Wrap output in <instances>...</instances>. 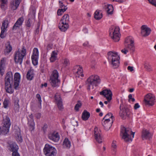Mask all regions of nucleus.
I'll return each mask as SVG.
<instances>
[{
    "mask_svg": "<svg viewBox=\"0 0 156 156\" xmlns=\"http://www.w3.org/2000/svg\"><path fill=\"white\" fill-rule=\"evenodd\" d=\"M20 77V74L18 73H16L14 75V79L13 80L12 72H9L6 73L5 77V84H13L14 88L17 89L19 86Z\"/></svg>",
    "mask_w": 156,
    "mask_h": 156,
    "instance_id": "obj_1",
    "label": "nucleus"
},
{
    "mask_svg": "<svg viewBox=\"0 0 156 156\" xmlns=\"http://www.w3.org/2000/svg\"><path fill=\"white\" fill-rule=\"evenodd\" d=\"M101 80L98 75H93L90 76L86 82L87 89L88 90L94 89V86L96 87L100 83Z\"/></svg>",
    "mask_w": 156,
    "mask_h": 156,
    "instance_id": "obj_2",
    "label": "nucleus"
},
{
    "mask_svg": "<svg viewBox=\"0 0 156 156\" xmlns=\"http://www.w3.org/2000/svg\"><path fill=\"white\" fill-rule=\"evenodd\" d=\"M108 58L109 62L114 68H118L119 65L120 58L117 52L109 51L108 53Z\"/></svg>",
    "mask_w": 156,
    "mask_h": 156,
    "instance_id": "obj_3",
    "label": "nucleus"
},
{
    "mask_svg": "<svg viewBox=\"0 0 156 156\" xmlns=\"http://www.w3.org/2000/svg\"><path fill=\"white\" fill-rule=\"evenodd\" d=\"M121 133L122 135V138L126 142L131 141L132 139L130 137V134L132 135L133 138L135 133L132 132L130 128H126L123 126L121 127Z\"/></svg>",
    "mask_w": 156,
    "mask_h": 156,
    "instance_id": "obj_4",
    "label": "nucleus"
},
{
    "mask_svg": "<svg viewBox=\"0 0 156 156\" xmlns=\"http://www.w3.org/2000/svg\"><path fill=\"white\" fill-rule=\"evenodd\" d=\"M26 49L24 46H22L21 51H19V49L15 53L14 60L16 63H19L20 65L22 63L23 57L26 55Z\"/></svg>",
    "mask_w": 156,
    "mask_h": 156,
    "instance_id": "obj_5",
    "label": "nucleus"
},
{
    "mask_svg": "<svg viewBox=\"0 0 156 156\" xmlns=\"http://www.w3.org/2000/svg\"><path fill=\"white\" fill-rule=\"evenodd\" d=\"M58 73L56 70H54L51 75L49 80L50 83L52 87H55L58 86L60 80L58 79Z\"/></svg>",
    "mask_w": 156,
    "mask_h": 156,
    "instance_id": "obj_6",
    "label": "nucleus"
},
{
    "mask_svg": "<svg viewBox=\"0 0 156 156\" xmlns=\"http://www.w3.org/2000/svg\"><path fill=\"white\" fill-rule=\"evenodd\" d=\"M119 115L123 119H125L129 116L130 111L127 108L126 104L122 102L120 106Z\"/></svg>",
    "mask_w": 156,
    "mask_h": 156,
    "instance_id": "obj_7",
    "label": "nucleus"
},
{
    "mask_svg": "<svg viewBox=\"0 0 156 156\" xmlns=\"http://www.w3.org/2000/svg\"><path fill=\"white\" fill-rule=\"evenodd\" d=\"M43 152L45 156H55L57 154L56 150L55 147L48 144H45Z\"/></svg>",
    "mask_w": 156,
    "mask_h": 156,
    "instance_id": "obj_8",
    "label": "nucleus"
},
{
    "mask_svg": "<svg viewBox=\"0 0 156 156\" xmlns=\"http://www.w3.org/2000/svg\"><path fill=\"white\" fill-rule=\"evenodd\" d=\"M109 32L110 37L114 41H119L120 35L119 34V29L118 27H115L114 29L113 28L110 29Z\"/></svg>",
    "mask_w": 156,
    "mask_h": 156,
    "instance_id": "obj_9",
    "label": "nucleus"
},
{
    "mask_svg": "<svg viewBox=\"0 0 156 156\" xmlns=\"http://www.w3.org/2000/svg\"><path fill=\"white\" fill-rule=\"evenodd\" d=\"M155 97L151 93L147 94L144 97V102L146 105L152 106L155 102Z\"/></svg>",
    "mask_w": 156,
    "mask_h": 156,
    "instance_id": "obj_10",
    "label": "nucleus"
},
{
    "mask_svg": "<svg viewBox=\"0 0 156 156\" xmlns=\"http://www.w3.org/2000/svg\"><path fill=\"white\" fill-rule=\"evenodd\" d=\"M3 124L2 132L5 134H7L9 131V129L11 124L10 120L9 117L6 116L4 119L3 121Z\"/></svg>",
    "mask_w": 156,
    "mask_h": 156,
    "instance_id": "obj_11",
    "label": "nucleus"
},
{
    "mask_svg": "<svg viewBox=\"0 0 156 156\" xmlns=\"http://www.w3.org/2000/svg\"><path fill=\"white\" fill-rule=\"evenodd\" d=\"M100 95H103L106 98L107 101H105L104 103L107 104L112 99V93L110 90L105 89L103 90L100 93Z\"/></svg>",
    "mask_w": 156,
    "mask_h": 156,
    "instance_id": "obj_12",
    "label": "nucleus"
},
{
    "mask_svg": "<svg viewBox=\"0 0 156 156\" xmlns=\"http://www.w3.org/2000/svg\"><path fill=\"white\" fill-rule=\"evenodd\" d=\"M83 72L82 68L79 66H76L73 69V72L76 77H79L80 76L83 77L84 75Z\"/></svg>",
    "mask_w": 156,
    "mask_h": 156,
    "instance_id": "obj_13",
    "label": "nucleus"
},
{
    "mask_svg": "<svg viewBox=\"0 0 156 156\" xmlns=\"http://www.w3.org/2000/svg\"><path fill=\"white\" fill-rule=\"evenodd\" d=\"M152 134L148 130L145 129H143L142 131L141 137L143 140L146 139L150 140L152 138Z\"/></svg>",
    "mask_w": 156,
    "mask_h": 156,
    "instance_id": "obj_14",
    "label": "nucleus"
},
{
    "mask_svg": "<svg viewBox=\"0 0 156 156\" xmlns=\"http://www.w3.org/2000/svg\"><path fill=\"white\" fill-rule=\"evenodd\" d=\"M141 34L143 37H146L150 34L151 30L146 25H143L141 27Z\"/></svg>",
    "mask_w": 156,
    "mask_h": 156,
    "instance_id": "obj_15",
    "label": "nucleus"
},
{
    "mask_svg": "<svg viewBox=\"0 0 156 156\" xmlns=\"http://www.w3.org/2000/svg\"><path fill=\"white\" fill-rule=\"evenodd\" d=\"M38 51L37 48H34L33 50V54L31 58L33 64L36 66L38 64Z\"/></svg>",
    "mask_w": 156,
    "mask_h": 156,
    "instance_id": "obj_16",
    "label": "nucleus"
},
{
    "mask_svg": "<svg viewBox=\"0 0 156 156\" xmlns=\"http://www.w3.org/2000/svg\"><path fill=\"white\" fill-rule=\"evenodd\" d=\"M9 147H10V151L12 152V156H20L17 152L18 147L15 143H13L10 144Z\"/></svg>",
    "mask_w": 156,
    "mask_h": 156,
    "instance_id": "obj_17",
    "label": "nucleus"
},
{
    "mask_svg": "<svg viewBox=\"0 0 156 156\" xmlns=\"http://www.w3.org/2000/svg\"><path fill=\"white\" fill-rule=\"evenodd\" d=\"M101 131L97 127H95L94 129V134L95 139L99 143L102 142V138L101 136Z\"/></svg>",
    "mask_w": 156,
    "mask_h": 156,
    "instance_id": "obj_18",
    "label": "nucleus"
},
{
    "mask_svg": "<svg viewBox=\"0 0 156 156\" xmlns=\"http://www.w3.org/2000/svg\"><path fill=\"white\" fill-rule=\"evenodd\" d=\"M49 139L54 142H57L59 140V136L57 132H54L50 133L48 135Z\"/></svg>",
    "mask_w": 156,
    "mask_h": 156,
    "instance_id": "obj_19",
    "label": "nucleus"
},
{
    "mask_svg": "<svg viewBox=\"0 0 156 156\" xmlns=\"http://www.w3.org/2000/svg\"><path fill=\"white\" fill-rule=\"evenodd\" d=\"M21 0H12L10 2V8L12 10H16L19 6Z\"/></svg>",
    "mask_w": 156,
    "mask_h": 156,
    "instance_id": "obj_20",
    "label": "nucleus"
},
{
    "mask_svg": "<svg viewBox=\"0 0 156 156\" xmlns=\"http://www.w3.org/2000/svg\"><path fill=\"white\" fill-rule=\"evenodd\" d=\"M55 98L56 101L58 109L60 110H62L63 108V107L62 104V101L59 95L58 94H56Z\"/></svg>",
    "mask_w": 156,
    "mask_h": 156,
    "instance_id": "obj_21",
    "label": "nucleus"
},
{
    "mask_svg": "<svg viewBox=\"0 0 156 156\" xmlns=\"http://www.w3.org/2000/svg\"><path fill=\"white\" fill-rule=\"evenodd\" d=\"M6 60V58H3L0 62V73L2 76L4 72V67Z\"/></svg>",
    "mask_w": 156,
    "mask_h": 156,
    "instance_id": "obj_22",
    "label": "nucleus"
},
{
    "mask_svg": "<svg viewBox=\"0 0 156 156\" xmlns=\"http://www.w3.org/2000/svg\"><path fill=\"white\" fill-rule=\"evenodd\" d=\"M12 47L10 44V42L8 41L5 45L4 53L5 55L9 54L12 50Z\"/></svg>",
    "mask_w": 156,
    "mask_h": 156,
    "instance_id": "obj_23",
    "label": "nucleus"
},
{
    "mask_svg": "<svg viewBox=\"0 0 156 156\" xmlns=\"http://www.w3.org/2000/svg\"><path fill=\"white\" fill-rule=\"evenodd\" d=\"M58 27L61 31L65 32L68 28L69 25L67 23H63L61 22L59 23Z\"/></svg>",
    "mask_w": 156,
    "mask_h": 156,
    "instance_id": "obj_24",
    "label": "nucleus"
},
{
    "mask_svg": "<svg viewBox=\"0 0 156 156\" xmlns=\"http://www.w3.org/2000/svg\"><path fill=\"white\" fill-rule=\"evenodd\" d=\"M112 122L104 121L102 124L105 129L106 130H108L111 128L112 123Z\"/></svg>",
    "mask_w": 156,
    "mask_h": 156,
    "instance_id": "obj_25",
    "label": "nucleus"
},
{
    "mask_svg": "<svg viewBox=\"0 0 156 156\" xmlns=\"http://www.w3.org/2000/svg\"><path fill=\"white\" fill-rule=\"evenodd\" d=\"M60 22H62V23L68 24L69 22V15L68 14H65L61 20Z\"/></svg>",
    "mask_w": 156,
    "mask_h": 156,
    "instance_id": "obj_26",
    "label": "nucleus"
},
{
    "mask_svg": "<svg viewBox=\"0 0 156 156\" xmlns=\"http://www.w3.org/2000/svg\"><path fill=\"white\" fill-rule=\"evenodd\" d=\"M13 86V84H5V87L6 92L12 94L13 92V90L12 89V86Z\"/></svg>",
    "mask_w": 156,
    "mask_h": 156,
    "instance_id": "obj_27",
    "label": "nucleus"
},
{
    "mask_svg": "<svg viewBox=\"0 0 156 156\" xmlns=\"http://www.w3.org/2000/svg\"><path fill=\"white\" fill-rule=\"evenodd\" d=\"M90 113L86 110H84L82 114V119L83 120H87L90 117Z\"/></svg>",
    "mask_w": 156,
    "mask_h": 156,
    "instance_id": "obj_28",
    "label": "nucleus"
},
{
    "mask_svg": "<svg viewBox=\"0 0 156 156\" xmlns=\"http://www.w3.org/2000/svg\"><path fill=\"white\" fill-rule=\"evenodd\" d=\"M111 119V122H113V119L114 118V116L111 113H109L107 114L104 118L103 120L104 119L105 121H110V119Z\"/></svg>",
    "mask_w": 156,
    "mask_h": 156,
    "instance_id": "obj_29",
    "label": "nucleus"
},
{
    "mask_svg": "<svg viewBox=\"0 0 156 156\" xmlns=\"http://www.w3.org/2000/svg\"><path fill=\"white\" fill-rule=\"evenodd\" d=\"M104 8L106 10L107 13L108 14H112L113 10V8L112 5H105Z\"/></svg>",
    "mask_w": 156,
    "mask_h": 156,
    "instance_id": "obj_30",
    "label": "nucleus"
},
{
    "mask_svg": "<svg viewBox=\"0 0 156 156\" xmlns=\"http://www.w3.org/2000/svg\"><path fill=\"white\" fill-rule=\"evenodd\" d=\"M125 47L128 49L130 50L132 52H133L135 50V47L134 42H132L131 44H125Z\"/></svg>",
    "mask_w": 156,
    "mask_h": 156,
    "instance_id": "obj_31",
    "label": "nucleus"
},
{
    "mask_svg": "<svg viewBox=\"0 0 156 156\" xmlns=\"http://www.w3.org/2000/svg\"><path fill=\"white\" fill-rule=\"evenodd\" d=\"M33 77V71L32 70L30 69L27 72L26 75V77L27 80H32Z\"/></svg>",
    "mask_w": 156,
    "mask_h": 156,
    "instance_id": "obj_32",
    "label": "nucleus"
},
{
    "mask_svg": "<svg viewBox=\"0 0 156 156\" xmlns=\"http://www.w3.org/2000/svg\"><path fill=\"white\" fill-rule=\"evenodd\" d=\"M102 17V13L100 12V11L97 10L94 13V18L97 20L101 19Z\"/></svg>",
    "mask_w": 156,
    "mask_h": 156,
    "instance_id": "obj_33",
    "label": "nucleus"
},
{
    "mask_svg": "<svg viewBox=\"0 0 156 156\" xmlns=\"http://www.w3.org/2000/svg\"><path fill=\"white\" fill-rule=\"evenodd\" d=\"M144 68L147 71L149 72L152 71L151 66L148 62L147 61L145 62L144 64Z\"/></svg>",
    "mask_w": 156,
    "mask_h": 156,
    "instance_id": "obj_34",
    "label": "nucleus"
},
{
    "mask_svg": "<svg viewBox=\"0 0 156 156\" xmlns=\"http://www.w3.org/2000/svg\"><path fill=\"white\" fill-rule=\"evenodd\" d=\"M57 53L55 51H53L51 54V57L50 58V61L51 62H54L57 58Z\"/></svg>",
    "mask_w": 156,
    "mask_h": 156,
    "instance_id": "obj_35",
    "label": "nucleus"
},
{
    "mask_svg": "<svg viewBox=\"0 0 156 156\" xmlns=\"http://www.w3.org/2000/svg\"><path fill=\"white\" fill-rule=\"evenodd\" d=\"M63 145L64 148H69L70 147V143L68 138H66L64 140Z\"/></svg>",
    "mask_w": 156,
    "mask_h": 156,
    "instance_id": "obj_36",
    "label": "nucleus"
},
{
    "mask_svg": "<svg viewBox=\"0 0 156 156\" xmlns=\"http://www.w3.org/2000/svg\"><path fill=\"white\" fill-rule=\"evenodd\" d=\"M28 124L30 126V129L31 131H32L34 129V122L33 119H28Z\"/></svg>",
    "mask_w": 156,
    "mask_h": 156,
    "instance_id": "obj_37",
    "label": "nucleus"
},
{
    "mask_svg": "<svg viewBox=\"0 0 156 156\" xmlns=\"http://www.w3.org/2000/svg\"><path fill=\"white\" fill-rule=\"evenodd\" d=\"M16 139L18 142H22L23 139L20 132H18L16 135Z\"/></svg>",
    "mask_w": 156,
    "mask_h": 156,
    "instance_id": "obj_38",
    "label": "nucleus"
},
{
    "mask_svg": "<svg viewBox=\"0 0 156 156\" xmlns=\"http://www.w3.org/2000/svg\"><path fill=\"white\" fill-rule=\"evenodd\" d=\"M9 22L7 20L4 21L2 23L1 29L6 30L9 24Z\"/></svg>",
    "mask_w": 156,
    "mask_h": 156,
    "instance_id": "obj_39",
    "label": "nucleus"
},
{
    "mask_svg": "<svg viewBox=\"0 0 156 156\" xmlns=\"http://www.w3.org/2000/svg\"><path fill=\"white\" fill-rule=\"evenodd\" d=\"M132 42H134L133 40L131 37L129 36L126 39L125 42V44H131Z\"/></svg>",
    "mask_w": 156,
    "mask_h": 156,
    "instance_id": "obj_40",
    "label": "nucleus"
},
{
    "mask_svg": "<svg viewBox=\"0 0 156 156\" xmlns=\"http://www.w3.org/2000/svg\"><path fill=\"white\" fill-rule=\"evenodd\" d=\"M24 21V19L23 17H21L19 18L17 20L16 23L18 25H19L20 26L23 23Z\"/></svg>",
    "mask_w": 156,
    "mask_h": 156,
    "instance_id": "obj_41",
    "label": "nucleus"
},
{
    "mask_svg": "<svg viewBox=\"0 0 156 156\" xmlns=\"http://www.w3.org/2000/svg\"><path fill=\"white\" fill-rule=\"evenodd\" d=\"M67 8L64 9H59L57 11V14L58 16L61 15L62 13L67 10Z\"/></svg>",
    "mask_w": 156,
    "mask_h": 156,
    "instance_id": "obj_42",
    "label": "nucleus"
},
{
    "mask_svg": "<svg viewBox=\"0 0 156 156\" xmlns=\"http://www.w3.org/2000/svg\"><path fill=\"white\" fill-rule=\"evenodd\" d=\"M9 100L7 98H5L3 103V107L6 108L8 107L9 104Z\"/></svg>",
    "mask_w": 156,
    "mask_h": 156,
    "instance_id": "obj_43",
    "label": "nucleus"
},
{
    "mask_svg": "<svg viewBox=\"0 0 156 156\" xmlns=\"http://www.w3.org/2000/svg\"><path fill=\"white\" fill-rule=\"evenodd\" d=\"M82 105L80 101H78V103L76 104L75 107V109L76 111H79V108H80Z\"/></svg>",
    "mask_w": 156,
    "mask_h": 156,
    "instance_id": "obj_44",
    "label": "nucleus"
},
{
    "mask_svg": "<svg viewBox=\"0 0 156 156\" xmlns=\"http://www.w3.org/2000/svg\"><path fill=\"white\" fill-rule=\"evenodd\" d=\"M32 23V20L30 18H29L27 21L26 23V25L27 27H30Z\"/></svg>",
    "mask_w": 156,
    "mask_h": 156,
    "instance_id": "obj_45",
    "label": "nucleus"
},
{
    "mask_svg": "<svg viewBox=\"0 0 156 156\" xmlns=\"http://www.w3.org/2000/svg\"><path fill=\"white\" fill-rule=\"evenodd\" d=\"M19 99L17 97H15L14 98V100L13 103L14 105H19Z\"/></svg>",
    "mask_w": 156,
    "mask_h": 156,
    "instance_id": "obj_46",
    "label": "nucleus"
},
{
    "mask_svg": "<svg viewBox=\"0 0 156 156\" xmlns=\"http://www.w3.org/2000/svg\"><path fill=\"white\" fill-rule=\"evenodd\" d=\"M1 30H2L0 35V36L2 38H4L6 36V34H5V30L2 29H1Z\"/></svg>",
    "mask_w": 156,
    "mask_h": 156,
    "instance_id": "obj_47",
    "label": "nucleus"
},
{
    "mask_svg": "<svg viewBox=\"0 0 156 156\" xmlns=\"http://www.w3.org/2000/svg\"><path fill=\"white\" fill-rule=\"evenodd\" d=\"M19 105H14V109L15 112H19Z\"/></svg>",
    "mask_w": 156,
    "mask_h": 156,
    "instance_id": "obj_48",
    "label": "nucleus"
},
{
    "mask_svg": "<svg viewBox=\"0 0 156 156\" xmlns=\"http://www.w3.org/2000/svg\"><path fill=\"white\" fill-rule=\"evenodd\" d=\"M150 3L156 7V0H147Z\"/></svg>",
    "mask_w": 156,
    "mask_h": 156,
    "instance_id": "obj_49",
    "label": "nucleus"
},
{
    "mask_svg": "<svg viewBox=\"0 0 156 156\" xmlns=\"http://www.w3.org/2000/svg\"><path fill=\"white\" fill-rule=\"evenodd\" d=\"M69 60L67 58L65 59L64 62V65L65 66V67L69 65Z\"/></svg>",
    "mask_w": 156,
    "mask_h": 156,
    "instance_id": "obj_50",
    "label": "nucleus"
},
{
    "mask_svg": "<svg viewBox=\"0 0 156 156\" xmlns=\"http://www.w3.org/2000/svg\"><path fill=\"white\" fill-rule=\"evenodd\" d=\"M20 26L19 25H18L17 24L15 23L13 27L12 30H16L17 29H19L20 28Z\"/></svg>",
    "mask_w": 156,
    "mask_h": 156,
    "instance_id": "obj_51",
    "label": "nucleus"
},
{
    "mask_svg": "<svg viewBox=\"0 0 156 156\" xmlns=\"http://www.w3.org/2000/svg\"><path fill=\"white\" fill-rule=\"evenodd\" d=\"M40 25V22H38L37 24V28H36L35 30V32L36 34H38V32L39 31V28Z\"/></svg>",
    "mask_w": 156,
    "mask_h": 156,
    "instance_id": "obj_52",
    "label": "nucleus"
},
{
    "mask_svg": "<svg viewBox=\"0 0 156 156\" xmlns=\"http://www.w3.org/2000/svg\"><path fill=\"white\" fill-rule=\"evenodd\" d=\"M112 147L113 148V150L115 152V149L116 148L117 146L116 144L113 142L112 143Z\"/></svg>",
    "mask_w": 156,
    "mask_h": 156,
    "instance_id": "obj_53",
    "label": "nucleus"
},
{
    "mask_svg": "<svg viewBox=\"0 0 156 156\" xmlns=\"http://www.w3.org/2000/svg\"><path fill=\"white\" fill-rule=\"evenodd\" d=\"M36 97L38 99L39 103L41 105V100L40 95L39 94H37L36 95Z\"/></svg>",
    "mask_w": 156,
    "mask_h": 156,
    "instance_id": "obj_54",
    "label": "nucleus"
},
{
    "mask_svg": "<svg viewBox=\"0 0 156 156\" xmlns=\"http://www.w3.org/2000/svg\"><path fill=\"white\" fill-rule=\"evenodd\" d=\"M121 51L124 54H126L128 52V50L127 48H125L124 49L122 50Z\"/></svg>",
    "mask_w": 156,
    "mask_h": 156,
    "instance_id": "obj_55",
    "label": "nucleus"
},
{
    "mask_svg": "<svg viewBox=\"0 0 156 156\" xmlns=\"http://www.w3.org/2000/svg\"><path fill=\"white\" fill-rule=\"evenodd\" d=\"M59 6L60 8H62V7H64L65 8L66 6L64 5L62 2L61 1H59Z\"/></svg>",
    "mask_w": 156,
    "mask_h": 156,
    "instance_id": "obj_56",
    "label": "nucleus"
},
{
    "mask_svg": "<svg viewBox=\"0 0 156 156\" xmlns=\"http://www.w3.org/2000/svg\"><path fill=\"white\" fill-rule=\"evenodd\" d=\"M41 116V115L40 113H37L35 114V116L37 119H39Z\"/></svg>",
    "mask_w": 156,
    "mask_h": 156,
    "instance_id": "obj_57",
    "label": "nucleus"
},
{
    "mask_svg": "<svg viewBox=\"0 0 156 156\" xmlns=\"http://www.w3.org/2000/svg\"><path fill=\"white\" fill-rule=\"evenodd\" d=\"M140 105L138 103H136L135 104L134 108L135 109H136L140 107Z\"/></svg>",
    "mask_w": 156,
    "mask_h": 156,
    "instance_id": "obj_58",
    "label": "nucleus"
},
{
    "mask_svg": "<svg viewBox=\"0 0 156 156\" xmlns=\"http://www.w3.org/2000/svg\"><path fill=\"white\" fill-rule=\"evenodd\" d=\"M2 4H6L7 3V0H1Z\"/></svg>",
    "mask_w": 156,
    "mask_h": 156,
    "instance_id": "obj_59",
    "label": "nucleus"
},
{
    "mask_svg": "<svg viewBox=\"0 0 156 156\" xmlns=\"http://www.w3.org/2000/svg\"><path fill=\"white\" fill-rule=\"evenodd\" d=\"M127 69L128 70H130L131 72H132L133 70V67L130 66H128Z\"/></svg>",
    "mask_w": 156,
    "mask_h": 156,
    "instance_id": "obj_60",
    "label": "nucleus"
},
{
    "mask_svg": "<svg viewBox=\"0 0 156 156\" xmlns=\"http://www.w3.org/2000/svg\"><path fill=\"white\" fill-rule=\"evenodd\" d=\"M5 4L1 3V7L2 9H5L4 7Z\"/></svg>",
    "mask_w": 156,
    "mask_h": 156,
    "instance_id": "obj_61",
    "label": "nucleus"
},
{
    "mask_svg": "<svg viewBox=\"0 0 156 156\" xmlns=\"http://www.w3.org/2000/svg\"><path fill=\"white\" fill-rule=\"evenodd\" d=\"M47 83H45L44 84H41L42 87L44 86L45 87H47Z\"/></svg>",
    "mask_w": 156,
    "mask_h": 156,
    "instance_id": "obj_62",
    "label": "nucleus"
},
{
    "mask_svg": "<svg viewBox=\"0 0 156 156\" xmlns=\"http://www.w3.org/2000/svg\"><path fill=\"white\" fill-rule=\"evenodd\" d=\"M128 98H129V100H130L132 98V96L131 94H130L128 96Z\"/></svg>",
    "mask_w": 156,
    "mask_h": 156,
    "instance_id": "obj_63",
    "label": "nucleus"
},
{
    "mask_svg": "<svg viewBox=\"0 0 156 156\" xmlns=\"http://www.w3.org/2000/svg\"><path fill=\"white\" fill-rule=\"evenodd\" d=\"M99 104L101 105V107H103V106H104V105H103V103L101 102V101H100V102H99Z\"/></svg>",
    "mask_w": 156,
    "mask_h": 156,
    "instance_id": "obj_64",
    "label": "nucleus"
}]
</instances>
